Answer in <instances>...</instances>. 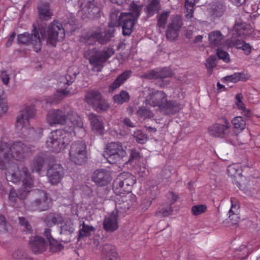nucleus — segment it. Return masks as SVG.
Segmentation results:
<instances>
[{
	"label": "nucleus",
	"mask_w": 260,
	"mask_h": 260,
	"mask_svg": "<svg viewBox=\"0 0 260 260\" xmlns=\"http://www.w3.org/2000/svg\"><path fill=\"white\" fill-rule=\"evenodd\" d=\"M136 182V178L128 172L121 173L113 183V189L117 194L127 193L129 194L132 186Z\"/></svg>",
	"instance_id": "nucleus-8"
},
{
	"label": "nucleus",
	"mask_w": 260,
	"mask_h": 260,
	"mask_svg": "<svg viewBox=\"0 0 260 260\" xmlns=\"http://www.w3.org/2000/svg\"><path fill=\"white\" fill-rule=\"evenodd\" d=\"M131 73V71L126 70L118 76L111 85L109 86V91L113 92L114 90L118 88L129 77Z\"/></svg>",
	"instance_id": "nucleus-27"
},
{
	"label": "nucleus",
	"mask_w": 260,
	"mask_h": 260,
	"mask_svg": "<svg viewBox=\"0 0 260 260\" xmlns=\"http://www.w3.org/2000/svg\"><path fill=\"white\" fill-rule=\"evenodd\" d=\"M70 157L77 165L84 164L87 159L86 145L83 142H75L71 146Z\"/></svg>",
	"instance_id": "nucleus-11"
},
{
	"label": "nucleus",
	"mask_w": 260,
	"mask_h": 260,
	"mask_svg": "<svg viewBox=\"0 0 260 260\" xmlns=\"http://www.w3.org/2000/svg\"><path fill=\"white\" fill-rule=\"evenodd\" d=\"M93 109L99 112L107 111L109 108V104L101 96L100 100L93 107Z\"/></svg>",
	"instance_id": "nucleus-39"
},
{
	"label": "nucleus",
	"mask_w": 260,
	"mask_h": 260,
	"mask_svg": "<svg viewBox=\"0 0 260 260\" xmlns=\"http://www.w3.org/2000/svg\"><path fill=\"white\" fill-rule=\"evenodd\" d=\"M110 180L109 173L105 169L95 171L92 176V180L99 186L106 185Z\"/></svg>",
	"instance_id": "nucleus-22"
},
{
	"label": "nucleus",
	"mask_w": 260,
	"mask_h": 260,
	"mask_svg": "<svg viewBox=\"0 0 260 260\" xmlns=\"http://www.w3.org/2000/svg\"><path fill=\"white\" fill-rule=\"evenodd\" d=\"M101 94L95 90H90L86 93L85 101L92 107L100 100Z\"/></svg>",
	"instance_id": "nucleus-32"
},
{
	"label": "nucleus",
	"mask_w": 260,
	"mask_h": 260,
	"mask_svg": "<svg viewBox=\"0 0 260 260\" xmlns=\"http://www.w3.org/2000/svg\"><path fill=\"white\" fill-rule=\"evenodd\" d=\"M73 80L70 76L66 75L60 78L58 85L59 89L57 91V94L55 95L54 100L47 101V102L50 103H57L58 101L61 100L68 95L69 91L67 90V86L71 84Z\"/></svg>",
	"instance_id": "nucleus-17"
},
{
	"label": "nucleus",
	"mask_w": 260,
	"mask_h": 260,
	"mask_svg": "<svg viewBox=\"0 0 260 260\" xmlns=\"http://www.w3.org/2000/svg\"><path fill=\"white\" fill-rule=\"evenodd\" d=\"M209 13L210 15L213 18H216L221 17L224 11V6L218 3L212 4L209 8Z\"/></svg>",
	"instance_id": "nucleus-28"
},
{
	"label": "nucleus",
	"mask_w": 260,
	"mask_h": 260,
	"mask_svg": "<svg viewBox=\"0 0 260 260\" xmlns=\"http://www.w3.org/2000/svg\"><path fill=\"white\" fill-rule=\"evenodd\" d=\"M137 113L143 119L150 118L153 116V112L145 106L140 107L137 111Z\"/></svg>",
	"instance_id": "nucleus-42"
},
{
	"label": "nucleus",
	"mask_w": 260,
	"mask_h": 260,
	"mask_svg": "<svg viewBox=\"0 0 260 260\" xmlns=\"http://www.w3.org/2000/svg\"><path fill=\"white\" fill-rule=\"evenodd\" d=\"M134 137L136 138L137 142L142 143V141L145 140L146 136L143 134L141 131H137L134 133Z\"/></svg>",
	"instance_id": "nucleus-55"
},
{
	"label": "nucleus",
	"mask_w": 260,
	"mask_h": 260,
	"mask_svg": "<svg viewBox=\"0 0 260 260\" xmlns=\"http://www.w3.org/2000/svg\"><path fill=\"white\" fill-rule=\"evenodd\" d=\"M117 212L113 211L103 221V226L105 230L108 232H112L118 228Z\"/></svg>",
	"instance_id": "nucleus-20"
},
{
	"label": "nucleus",
	"mask_w": 260,
	"mask_h": 260,
	"mask_svg": "<svg viewBox=\"0 0 260 260\" xmlns=\"http://www.w3.org/2000/svg\"><path fill=\"white\" fill-rule=\"evenodd\" d=\"M208 39L211 44L217 46L221 43L223 36L220 31L215 30L209 34Z\"/></svg>",
	"instance_id": "nucleus-33"
},
{
	"label": "nucleus",
	"mask_w": 260,
	"mask_h": 260,
	"mask_svg": "<svg viewBox=\"0 0 260 260\" xmlns=\"http://www.w3.org/2000/svg\"><path fill=\"white\" fill-rule=\"evenodd\" d=\"M160 8V0H148L144 11L148 17H151L156 13Z\"/></svg>",
	"instance_id": "nucleus-24"
},
{
	"label": "nucleus",
	"mask_w": 260,
	"mask_h": 260,
	"mask_svg": "<svg viewBox=\"0 0 260 260\" xmlns=\"http://www.w3.org/2000/svg\"><path fill=\"white\" fill-rule=\"evenodd\" d=\"M237 255L235 256H237V258L240 260L243 259L246 257L250 253L248 248L245 246H241L238 250L237 251Z\"/></svg>",
	"instance_id": "nucleus-47"
},
{
	"label": "nucleus",
	"mask_w": 260,
	"mask_h": 260,
	"mask_svg": "<svg viewBox=\"0 0 260 260\" xmlns=\"http://www.w3.org/2000/svg\"><path fill=\"white\" fill-rule=\"evenodd\" d=\"M7 111V106L5 102V96L3 88L0 86V116L4 115Z\"/></svg>",
	"instance_id": "nucleus-43"
},
{
	"label": "nucleus",
	"mask_w": 260,
	"mask_h": 260,
	"mask_svg": "<svg viewBox=\"0 0 260 260\" xmlns=\"http://www.w3.org/2000/svg\"><path fill=\"white\" fill-rule=\"evenodd\" d=\"M41 38L37 29L34 28L33 34L30 35L28 33H24L18 36V41L20 43H30L33 45L37 52L41 49Z\"/></svg>",
	"instance_id": "nucleus-16"
},
{
	"label": "nucleus",
	"mask_w": 260,
	"mask_h": 260,
	"mask_svg": "<svg viewBox=\"0 0 260 260\" xmlns=\"http://www.w3.org/2000/svg\"><path fill=\"white\" fill-rule=\"evenodd\" d=\"M9 224L5 217L0 214V233H4L8 230Z\"/></svg>",
	"instance_id": "nucleus-49"
},
{
	"label": "nucleus",
	"mask_w": 260,
	"mask_h": 260,
	"mask_svg": "<svg viewBox=\"0 0 260 260\" xmlns=\"http://www.w3.org/2000/svg\"><path fill=\"white\" fill-rule=\"evenodd\" d=\"M242 50L244 52L245 54H249L251 51V46L249 44L246 43L245 45H244L243 49Z\"/></svg>",
	"instance_id": "nucleus-63"
},
{
	"label": "nucleus",
	"mask_w": 260,
	"mask_h": 260,
	"mask_svg": "<svg viewBox=\"0 0 260 260\" xmlns=\"http://www.w3.org/2000/svg\"><path fill=\"white\" fill-rule=\"evenodd\" d=\"M168 198L170 199L171 204L174 203L178 199V195L172 192L169 193Z\"/></svg>",
	"instance_id": "nucleus-61"
},
{
	"label": "nucleus",
	"mask_w": 260,
	"mask_h": 260,
	"mask_svg": "<svg viewBox=\"0 0 260 260\" xmlns=\"http://www.w3.org/2000/svg\"><path fill=\"white\" fill-rule=\"evenodd\" d=\"M155 198V197L150 198L148 199H145L143 201L142 205H144L145 208H147L149 207L152 203V200H153Z\"/></svg>",
	"instance_id": "nucleus-62"
},
{
	"label": "nucleus",
	"mask_w": 260,
	"mask_h": 260,
	"mask_svg": "<svg viewBox=\"0 0 260 260\" xmlns=\"http://www.w3.org/2000/svg\"><path fill=\"white\" fill-rule=\"evenodd\" d=\"M29 148L23 143L17 142L13 146L5 142H2L0 144V165L3 162L10 164L12 159L16 160H21L27 155Z\"/></svg>",
	"instance_id": "nucleus-6"
},
{
	"label": "nucleus",
	"mask_w": 260,
	"mask_h": 260,
	"mask_svg": "<svg viewBox=\"0 0 260 260\" xmlns=\"http://www.w3.org/2000/svg\"><path fill=\"white\" fill-rule=\"evenodd\" d=\"M42 38L45 39L48 43L54 45L57 41H61L65 37V31L62 24L54 21L48 26L47 32L40 30Z\"/></svg>",
	"instance_id": "nucleus-9"
},
{
	"label": "nucleus",
	"mask_w": 260,
	"mask_h": 260,
	"mask_svg": "<svg viewBox=\"0 0 260 260\" xmlns=\"http://www.w3.org/2000/svg\"><path fill=\"white\" fill-rule=\"evenodd\" d=\"M29 244L32 251L36 253H41L47 248V244L44 239L40 236L31 237L30 238Z\"/></svg>",
	"instance_id": "nucleus-21"
},
{
	"label": "nucleus",
	"mask_w": 260,
	"mask_h": 260,
	"mask_svg": "<svg viewBox=\"0 0 260 260\" xmlns=\"http://www.w3.org/2000/svg\"><path fill=\"white\" fill-rule=\"evenodd\" d=\"M173 75L172 71L170 69L165 68L150 71L144 74L142 77L148 79H156L169 78Z\"/></svg>",
	"instance_id": "nucleus-18"
},
{
	"label": "nucleus",
	"mask_w": 260,
	"mask_h": 260,
	"mask_svg": "<svg viewBox=\"0 0 260 260\" xmlns=\"http://www.w3.org/2000/svg\"><path fill=\"white\" fill-rule=\"evenodd\" d=\"M35 109L33 107H26L22 110L17 117L16 123V129L18 132L22 131L25 136L30 135L32 136H39L42 135V129L39 128L36 131L34 128H29V119L35 115Z\"/></svg>",
	"instance_id": "nucleus-7"
},
{
	"label": "nucleus",
	"mask_w": 260,
	"mask_h": 260,
	"mask_svg": "<svg viewBox=\"0 0 260 260\" xmlns=\"http://www.w3.org/2000/svg\"><path fill=\"white\" fill-rule=\"evenodd\" d=\"M217 55L219 59H222L225 62H229L230 60V55L228 52L222 50L218 49L217 50Z\"/></svg>",
	"instance_id": "nucleus-52"
},
{
	"label": "nucleus",
	"mask_w": 260,
	"mask_h": 260,
	"mask_svg": "<svg viewBox=\"0 0 260 260\" xmlns=\"http://www.w3.org/2000/svg\"><path fill=\"white\" fill-rule=\"evenodd\" d=\"M88 117L92 130L102 133L104 129L102 118L94 113L89 114Z\"/></svg>",
	"instance_id": "nucleus-25"
},
{
	"label": "nucleus",
	"mask_w": 260,
	"mask_h": 260,
	"mask_svg": "<svg viewBox=\"0 0 260 260\" xmlns=\"http://www.w3.org/2000/svg\"><path fill=\"white\" fill-rule=\"evenodd\" d=\"M231 202L232 206L229 211V214H230V215L232 214L233 216L235 217V220L233 222V224H236L239 222V217L238 215L239 206L237 204V201L235 198H231Z\"/></svg>",
	"instance_id": "nucleus-34"
},
{
	"label": "nucleus",
	"mask_w": 260,
	"mask_h": 260,
	"mask_svg": "<svg viewBox=\"0 0 260 260\" xmlns=\"http://www.w3.org/2000/svg\"><path fill=\"white\" fill-rule=\"evenodd\" d=\"M77 130L84 132L81 128H75L73 124H68L64 129L51 132L46 141L48 148L56 152L63 150L71 142L73 135H75Z\"/></svg>",
	"instance_id": "nucleus-3"
},
{
	"label": "nucleus",
	"mask_w": 260,
	"mask_h": 260,
	"mask_svg": "<svg viewBox=\"0 0 260 260\" xmlns=\"http://www.w3.org/2000/svg\"><path fill=\"white\" fill-rule=\"evenodd\" d=\"M114 51L113 48H106L102 51H99L88 58L90 64L94 67L102 66L112 55Z\"/></svg>",
	"instance_id": "nucleus-14"
},
{
	"label": "nucleus",
	"mask_w": 260,
	"mask_h": 260,
	"mask_svg": "<svg viewBox=\"0 0 260 260\" xmlns=\"http://www.w3.org/2000/svg\"><path fill=\"white\" fill-rule=\"evenodd\" d=\"M223 80L227 82L237 83L240 81H246V78L244 74L240 73H235L230 76L225 77Z\"/></svg>",
	"instance_id": "nucleus-37"
},
{
	"label": "nucleus",
	"mask_w": 260,
	"mask_h": 260,
	"mask_svg": "<svg viewBox=\"0 0 260 260\" xmlns=\"http://www.w3.org/2000/svg\"><path fill=\"white\" fill-rule=\"evenodd\" d=\"M34 195L36 199L30 205V208L31 210L42 211L48 209L51 200L45 192L37 190L34 192Z\"/></svg>",
	"instance_id": "nucleus-12"
},
{
	"label": "nucleus",
	"mask_w": 260,
	"mask_h": 260,
	"mask_svg": "<svg viewBox=\"0 0 260 260\" xmlns=\"http://www.w3.org/2000/svg\"><path fill=\"white\" fill-rule=\"evenodd\" d=\"M102 252L104 260H120L113 245L108 244L104 245Z\"/></svg>",
	"instance_id": "nucleus-26"
},
{
	"label": "nucleus",
	"mask_w": 260,
	"mask_h": 260,
	"mask_svg": "<svg viewBox=\"0 0 260 260\" xmlns=\"http://www.w3.org/2000/svg\"><path fill=\"white\" fill-rule=\"evenodd\" d=\"M43 164V158L40 156L36 157L31 164L32 171L39 172L41 170Z\"/></svg>",
	"instance_id": "nucleus-44"
},
{
	"label": "nucleus",
	"mask_w": 260,
	"mask_h": 260,
	"mask_svg": "<svg viewBox=\"0 0 260 260\" xmlns=\"http://www.w3.org/2000/svg\"><path fill=\"white\" fill-rule=\"evenodd\" d=\"M126 154L120 143L111 142L107 145L103 155L110 164H115L124 157Z\"/></svg>",
	"instance_id": "nucleus-10"
},
{
	"label": "nucleus",
	"mask_w": 260,
	"mask_h": 260,
	"mask_svg": "<svg viewBox=\"0 0 260 260\" xmlns=\"http://www.w3.org/2000/svg\"><path fill=\"white\" fill-rule=\"evenodd\" d=\"M54 224H59L61 223L63 221L62 217L59 215H55L54 214Z\"/></svg>",
	"instance_id": "nucleus-64"
},
{
	"label": "nucleus",
	"mask_w": 260,
	"mask_h": 260,
	"mask_svg": "<svg viewBox=\"0 0 260 260\" xmlns=\"http://www.w3.org/2000/svg\"><path fill=\"white\" fill-rule=\"evenodd\" d=\"M246 24L240 21H237L235 22V25L233 27V30L237 32L239 35L244 34L241 32L242 30L245 28Z\"/></svg>",
	"instance_id": "nucleus-50"
},
{
	"label": "nucleus",
	"mask_w": 260,
	"mask_h": 260,
	"mask_svg": "<svg viewBox=\"0 0 260 260\" xmlns=\"http://www.w3.org/2000/svg\"><path fill=\"white\" fill-rule=\"evenodd\" d=\"M12 257L14 260H33L27 253L20 250L15 251L12 254Z\"/></svg>",
	"instance_id": "nucleus-45"
},
{
	"label": "nucleus",
	"mask_w": 260,
	"mask_h": 260,
	"mask_svg": "<svg viewBox=\"0 0 260 260\" xmlns=\"http://www.w3.org/2000/svg\"><path fill=\"white\" fill-rule=\"evenodd\" d=\"M231 125L230 122L223 119V123H215L208 128V132L210 136L215 138H225L230 134Z\"/></svg>",
	"instance_id": "nucleus-13"
},
{
	"label": "nucleus",
	"mask_w": 260,
	"mask_h": 260,
	"mask_svg": "<svg viewBox=\"0 0 260 260\" xmlns=\"http://www.w3.org/2000/svg\"><path fill=\"white\" fill-rule=\"evenodd\" d=\"M167 94L162 91L150 92L145 99L146 104L158 109L165 114H174L180 109V105L176 101H168Z\"/></svg>",
	"instance_id": "nucleus-5"
},
{
	"label": "nucleus",
	"mask_w": 260,
	"mask_h": 260,
	"mask_svg": "<svg viewBox=\"0 0 260 260\" xmlns=\"http://www.w3.org/2000/svg\"><path fill=\"white\" fill-rule=\"evenodd\" d=\"M140 157V153L139 151L135 149L131 150L129 161H132L135 160H137Z\"/></svg>",
	"instance_id": "nucleus-57"
},
{
	"label": "nucleus",
	"mask_w": 260,
	"mask_h": 260,
	"mask_svg": "<svg viewBox=\"0 0 260 260\" xmlns=\"http://www.w3.org/2000/svg\"><path fill=\"white\" fill-rule=\"evenodd\" d=\"M54 214H49L48 215L46 219H45V222L47 226H52L53 225H54Z\"/></svg>",
	"instance_id": "nucleus-58"
},
{
	"label": "nucleus",
	"mask_w": 260,
	"mask_h": 260,
	"mask_svg": "<svg viewBox=\"0 0 260 260\" xmlns=\"http://www.w3.org/2000/svg\"><path fill=\"white\" fill-rule=\"evenodd\" d=\"M246 43H245L243 41H241L240 40H237L235 41V42L233 43V45L236 46V48L238 49H243L244 46L245 45Z\"/></svg>",
	"instance_id": "nucleus-60"
},
{
	"label": "nucleus",
	"mask_w": 260,
	"mask_h": 260,
	"mask_svg": "<svg viewBox=\"0 0 260 260\" xmlns=\"http://www.w3.org/2000/svg\"><path fill=\"white\" fill-rule=\"evenodd\" d=\"M129 98L128 93L125 90H122L119 94L113 96V100L117 104H122L123 103L128 102Z\"/></svg>",
	"instance_id": "nucleus-36"
},
{
	"label": "nucleus",
	"mask_w": 260,
	"mask_h": 260,
	"mask_svg": "<svg viewBox=\"0 0 260 260\" xmlns=\"http://www.w3.org/2000/svg\"><path fill=\"white\" fill-rule=\"evenodd\" d=\"M246 193L254 198H260V188L257 186L253 188H249L247 190Z\"/></svg>",
	"instance_id": "nucleus-51"
},
{
	"label": "nucleus",
	"mask_w": 260,
	"mask_h": 260,
	"mask_svg": "<svg viewBox=\"0 0 260 260\" xmlns=\"http://www.w3.org/2000/svg\"><path fill=\"white\" fill-rule=\"evenodd\" d=\"M79 231V238L89 236L94 232L95 229L91 225L86 224L83 222Z\"/></svg>",
	"instance_id": "nucleus-35"
},
{
	"label": "nucleus",
	"mask_w": 260,
	"mask_h": 260,
	"mask_svg": "<svg viewBox=\"0 0 260 260\" xmlns=\"http://www.w3.org/2000/svg\"><path fill=\"white\" fill-rule=\"evenodd\" d=\"M170 15L169 11H165L161 14H158L157 16V25L159 27L164 28L167 23L168 17Z\"/></svg>",
	"instance_id": "nucleus-41"
},
{
	"label": "nucleus",
	"mask_w": 260,
	"mask_h": 260,
	"mask_svg": "<svg viewBox=\"0 0 260 260\" xmlns=\"http://www.w3.org/2000/svg\"><path fill=\"white\" fill-rule=\"evenodd\" d=\"M194 5H190L188 4H185V8L186 9L185 17L187 18H191L193 17V8Z\"/></svg>",
	"instance_id": "nucleus-53"
},
{
	"label": "nucleus",
	"mask_w": 260,
	"mask_h": 260,
	"mask_svg": "<svg viewBox=\"0 0 260 260\" xmlns=\"http://www.w3.org/2000/svg\"><path fill=\"white\" fill-rule=\"evenodd\" d=\"M20 178L17 176L16 173H12L8 171L6 174V178L8 181L14 183H17L20 180L22 181V188L17 192L14 189H11L9 192V200L15 206L18 201L25 199L28 193L33 187V181L26 168H23L20 172Z\"/></svg>",
	"instance_id": "nucleus-2"
},
{
	"label": "nucleus",
	"mask_w": 260,
	"mask_h": 260,
	"mask_svg": "<svg viewBox=\"0 0 260 260\" xmlns=\"http://www.w3.org/2000/svg\"><path fill=\"white\" fill-rule=\"evenodd\" d=\"M207 210V206L205 205H198L191 207V213L193 215H199Z\"/></svg>",
	"instance_id": "nucleus-48"
},
{
	"label": "nucleus",
	"mask_w": 260,
	"mask_h": 260,
	"mask_svg": "<svg viewBox=\"0 0 260 260\" xmlns=\"http://www.w3.org/2000/svg\"><path fill=\"white\" fill-rule=\"evenodd\" d=\"M19 222L22 226H24L23 229L28 233H30L31 231V226L27 223V221L23 217L19 218Z\"/></svg>",
	"instance_id": "nucleus-54"
},
{
	"label": "nucleus",
	"mask_w": 260,
	"mask_h": 260,
	"mask_svg": "<svg viewBox=\"0 0 260 260\" xmlns=\"http://www.w3.org/2000/svg\"><path fill=\"white\" fill-rule=\"evenodd\" d=\"M234 127L240 131H243L246 127V122L241 116H236L232 120Z\"/></svg>",
	"instance_id": "nucleus-38"
},
{
	"label": "nucleus",
	"mask_w": 260,
	"mask_h": 260,
	"mask_svg": "<svg viewBox=\"0 0 260 260\" xmlns=\"http://www.w3.org/2000/svg\"><path fill=\"white\" fill-rule=\"evenodd\" d=\"M39 18L42 20H47L51 18L52 13L50 10L48 3H41L38 7Z\"/></svg>",
	"instance_id": "nucleus-30"
},
{
	"label": "nucleus",
	"mask_w": 260,
	"mask_h": 260,
	"mask_svg": "<svg viewBox=\"0 0 260 260\" xmlns=\"http://www.w3.org/2000/svg\"><path fill=\"white\" fill-rule=\"evenodd\" d=\"M143 6L136 2H133L129 7V12L120 13L117 9H113L110 13V21L109 23V28L104 33L98 30L82 37L80 40L88 45L93 44L98 41L102 44L108 43L114 36L113 27L122 25L123 34L129 36L132 32V29L135 21L140 16Z\"/></svg>",
	"instance_id": "nucleus-1"
},
{
	"label": "nucleus",
	"mask_w": 260,
	"mask_h": 260,
	"mask_svg": "<svg viewBox=\"0 0 260 260\" xmlns=\"http://www.w3.org/2000/svg\"><path fill=\"white\" fill-rule=\"evenodd\" d=\"M243 96L241 93L237 94L236 96L235 104L238 110L246 117H250L252 116V112L250 109H247L245 104L242 102Z\"/></svg>",
	"instance_id": "nucleus-31"
},
{
	"label": "nucleus",
	"mask_w": 260,
	"mask_h": 260,
	"mask_svg": "<svg viewBox=\"0 0 260 260\" xmlns=\"http://www.w3.org/2000/svg\"><path fill=\"white\" fill-rule=\"evenodd\" d=\"M80 8L81 11L90 16L98 14L100 8L95 6L94 0H80Z\"/></svg>",
	"instance_id": "nucleus-23"
},
{
	"label": "nucleus",
	"mask_w": 260,
	"mask_h": 260,
	"mask_svg": "<svg viewBox=\"0 0 260 260\" xmlns=\"http://www.w3.org/2000/svg\"><path fill=\"white\" fill-rule=\"evenodd\" d=\"M44 235L46 236L49 242L50 243L51 245H53V242H56L53 240L52 237L51 235V230L49 229H46L44 233Z\"/></svg>",
	"instance_id": "nucleus-59"
},
{
	"label": "nucleus",
	"mask_w": 260,
	"mask_h": 260,
	"mask_svg": "<svg viewBox=\"0 0 260 260\" xmlns=\"http://www.w3.org/2000/svg\"><path fill=\"white\" fill-rule=\"evenodd\" d=\"M75 230L74 225L70 220H68L61 226L60 233L61 234L69 235L74 232Z\"/></svg>",
	"instance_id": "nucleus-40"
},
{
	"label": "nucleus",
	"mask_w": 260,
	"mask_h": 260,
	"mask_svg": "<svg viewBox=\"0 0 260 260\" xmlns=\"http://www.w3.org/2000/svg\"><path fill=\"white\" fill-rule=\"evenodd\" d=\"M182 25V21L181 16L179 15L173 16L166 30L167 38L171 41L177 38Z\"/></svg>",
	"instance_id": "nucleus-15"
},
{
	"label": "nucleus",
	"mask_w": 260,
	"mask_h": 260,
	"mask_svg": "<svg viewBox=\"0 0 260 260\" xmlns=\"http://www.w3.org/2000/svg\"><path fill=\"white\" fill-rule=\"evenodd\" d=\"M46 119L50 126L66 123L68 125L70 123L73 124L75 128H81L83 131L81 118L69 107L49 111L47 115Z\"/></svg>",
	"instance_id": "nucleus-4"
},
{
	"label": "nucleus",
	"mask_w": 260,
	"mask_h": 260,
	"mask_svg": "<svg viewBox=\"0 0 260 260\" xmlns=\"http://www.w3.org/2000/svg\"><path fill=\"white\" fill-rule=\"evenodd\" d=\"M217 63V57L216 55H211L206 61V66L210 74L212 73V69L215 67Z\"/></svg>",
	"instance_id": "nucleus-46"
},
{
	"label": "nucleus",
	"mask_w": 260,
	"mask_h": 260,
	"mask_svg": "<svg viewBox=\"0 0 260 260\" xmlns=\"http://www.w3.org/2000/svg\"><path fill=\"white\" fill-rule=\"evenodd\" d=\"M47 176L52 184H57L63 176V169L60 165L55 164L48 170Z\"/></svg>",
	"instance_id": "nucleus-19"
},
{
	"label": "nucleus",
	"mask_w": 260,
	"mask_h": 260,
	"mask_svg": "<svg viewBox=\"0 0 260 260\" xmlns=\"http://www.w3.org/2000/svg\"><path fill=\"white\" fill-rule=\"evenodd\" d=\"M227 171L228 175L231 176L232 178L234 179L232 180L233 182L239 186V182L236 179L241 177L242 171L240 165L236 164L230 165L228 168Z\"/></svg>",
	"instance_id": "nucleus-29"
},
{
	"label": "nucleus",
	"mask_w": 260,
	"mask_h": 260,
	"mask_svg": "<svg viewBox=\"0 0 260 260\" xmlns=\"http://www.w3.org/2000/svg\"><path fill=\"white\" fill-rule=\"evenodd\" d=\"M0 78L3 83L5 85H8L9 82V76L5 71L2 72L0 74Z\"/></svg>",
	"instance_id": "nucleus-56"
}]
</instances>
